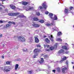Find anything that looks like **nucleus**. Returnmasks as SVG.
<instances>
[{
    "instance_id": "nucleus-1",
    "label": "nucleus",
    "mask_w": 74,
    "mask_h": 74,
    "mask_svg": "<svg viewBox=\"0 0 74 74\" xmlns=\"http://www.w3.org/2000/svg\"><path fill=\"white\" fill-rule=\"evenodd\" d=\"M11 69V68L9 66H5L3 70V71L4 72H9L10 71Z\"/></svg>"
},
{
    "instance_id": "nucleus-2",
    "label": "nucleus",
    "mask_w": 74,
    "mask_h": 74,
    "mask_svg": "<svg viewBox=\"0 0 74 74\" xmlns=\"http://www.w3.org/2000/svg\"><path fill=\"white\" fill-rule=\"evenodd\" d=\"M18 39V40L21 42H25L26 40L24 37L23 36H19Z\"/></svg>"
},
{
    "instance_id": "nucleus-3",
    "label": "nucleus",
    "mask_w": 74,
    "mask_h": 74,
    "mask_svg": "<svg viewBox=\"0 0 74 74\" xmlns=\"http://www.w3.org/2000/svg\"><path fill=\"white\" fill-rule=\"evenodd\" d=\"M19 14H20V13L18 12L10 13H8V15L9 16H16V15H18Z\"/></svg>"
},
{
    "instance_id": "nucleus-4",
    "label": "nucleus",
    "mask_w": 74,
    "mask_h": 74,
    "mask_svg": "<svg viewBox=\"0 0 74 74\" xmlns=\"http://www.w3.org/2000/svg\"><path fill=\"white\" fill-rule=\"evenodd\" d=\"M24 9H25V10H26V11H30V10H33V8L32 7H24Z\"/></svg>"
},
{
    "instance_id": "nucleus-5",
    "label": "nucleus",
    "mask_w": 74,
    "mask_h": 74,
    "mask_svg": "<svg viewBox=\"0 0 74 74\" xmlns=\"http://www.w3.org/2000/svg\"><path fill=\"white\" fill-rule=\"evenodd\" d=\"M55 22H53V21H52L51 22V24L47 23L46 24L47 26H55Z\"/></svg>"
},
{
    "instance_id": "nucleus-6",
    "label": "nucleus",
    "mask_w": 74,
    "mask_h": 74,
    "mask_svg": "<svg viewBox=\"0 0 74 74\" xmlns=\"http://www.w3.org/2000/svg\"><path fill=\"white\" fill-rule=\"evenodd\" d=\"M54 49V47H50V49H46V51H49V52L51 50V51H53V50Z\"/></svg>"
},
{
    "instance_id": "nucleus-7",
    "label": "nucleus",
    "mask_w": 74,
    "mask_h": 74,
    "mask_svg": "<svg viewBox=\"0 0 74 74\" xmlns=\"http://www.w3.org/2000/svg\"><path fill=\"white\" fill-rule=\"evenodd\" d=\"M42 6L45 9H47V5H46V3L45 2V3H43L42 4Z\"/></svg>"
},
{
    "instance_id": "nucleus-8",
    "label": "nucleus",
    "mask_w": 74,
    "mask_h": 74,
    "mask_svg": "<svg viewBox=\"0 0 74 74\" xmlns=\"http://www.w3.org/2000/svg\"><path fill=\"white\" fill-rule=\"evenodd\" d=\"M49 38L52 42L53 41V37L52 36V35L49 36Z\"/></svg>"
},
{
    "instance_id": "nucleus-9",
    "label": "nucleus",
    "mask_w": 74,
    "mask_h": 74,
    "mask_svg": "<svg viewBox=\"0 0 74 74\" xmlns=\"http://www.w3.org/2000/svg\"><path fill=\"white\" fill-rule=\"evenodd\" d=\"M19 3L22 4L23 5H26L27 4H28L29 3L27 2H26V1H24V2H20Z\"/></svg>"
},
{
    "instance_id": "nucleus-10",
    "label": "nucleus",
    "mask_w": 74,
    "mask_h": 74,
    "mask_svg": "<svg viewBox=\"0 0 74 74\" xmlns=\"http://www.w3.org/2000/svg\"><path fill=\"white\" fill-rule=\"evenodd\" d=\"M53 19V21L56 20H58V17L56 15H54V17L53 18H52Z\"/></svg>"
},
{
    "instance_id": "nucleus-11",
    "label": "nucleus",
    "mask_w": 74,
    "mask_h": 74,
    "mask_svg": "<svg viewBox=\"0 0 74 74\" xmlns=\"http://www.w3.org/2000/svg\"><path fill=\"white\" fill-rule=\"evenodd\" d=\"M64 51L63 49H61L58 51V53H64Z\"/></svg>"
},
{
    "instance_id": "nucleus-12",
    "label": "nucleus",
    "mask_w": 74,
    "mask_h": 74,
    "mask_svg": "<svg viewBox=\"0 0 74 74\" xmlns=\"http://www.w3.org/2000/svg\"><path fill=\"white\" fill-rule=\"evenodd\" d=\"M33 26L35 27H40V25L37 24H32Z\"/></svg>"
},
{
    "instance_id": "nucleus-13",
    "label": "nucleus",
    "mask_w": 74,
    "mask_h": 74,
    "mask_svg": "<svg viewBox=\"0 0 74 74\" xmlns=\"http://www.w3.org/2000/svg\"><path fill=\"white\" fill-rule=\"evenodd\" d=\"M11 26L10 24H7L4 26V28H7V27H9Z\"/></svg>"
},
{
    "instance_id": "nucleus-14",
    "label": "nucleus",
    "mask_w": 74,
    "mask_h": 74,
    "mask_svg": "<svg viewBox=\"0 0 74 74\" xmlns=\"http://www.w3.org/2000/svg\"><path fill=\"white\" fill-rule=\"evenodd\" d=\"M10 7L12 10H15V6L14 5H10Z\"/></svg>"
},
{
    "instance_id": "nucleus-15",
    "label": "nucleus",
    "mask_w": 74,
    "mask_h": 74,
    "mask_svg": "<svg viewBox=\"0 0 74 74\" xmlns=\"http://www.w3.org/2000/svg\"><path fill=\"white\" fill-rule=\"evenodd\" d=\"M35 41L36 43H38V42H39V40L37 38H35Z\"/></svg>"
},
{
    "instance_id": "nucleus-16",
    "label": "nucleus",
    "mask_w": 74,
    "mask_h": 74,
    "mask_svg": "<svg viewBox=\"0 0 74 74\" xmlns=\"http://www.w3.org/2000/svg\"><path fill=\"white\" fill-rule=\"evenodd\" d=\"M43 62H44V59L43 58H41V60L39 61V63L40 64H42L43 63Z\"/></svg>"
},
{
    "instance_id": "nucleus-17",
    "label": "nucleus",
    "mask_w": 74,
    "mask_h": 74,
    "mask_svg": "<svg viewBox=\"0 0 74 74\" xmlns=\"http://www.w3.org/2000/svg\"><path fill=\"white\" fill-rule=\"evenodd\" d=\"M44 57L46 60H47L49 58L48 56L46 55H44Z\"/></svg>"
},
{
    "instance_id": "nucleus-18",
    "label": "nucleus",
    "mask_w": 74,
    "mask_h": 74,
    "mask_svg": "<svg viewBox=\"0 0 74 74\" xmlns=\"http://www.w3.org/2000/svg\"><path fill=\"white\" fill-rule=\"evenodd\" d=\"M67 69V68H64L62 69V73H65V71H64L65 70H66Z\"/></svg>"
},
{
    "instance_id": "nucleus-19",
    "label": "nucleus",
    "mask_w": 74,
    "mask_h": 74,
    "mask_svg": "<svg viewBox=\"0 0 74 74\" xmlns=\"http://www.w3.org/2000/svg\"><path fill=\"white\" fill-rule=\"evenodd\" d=\"M18 66H19V65L18 64H16L15 66V70H17V69L18 68Z\"/></svg>"
},
{
    "instance_id": "nucleus-20",
    "label": "nucleus",
    "mask_w": 74,
    "mask_h": 74,
    "mask_svg": "<svg viewBox=\"0 0 74 74\" xmlns=\"http://www.w3.org/2000/svg\"><path fill=\"white\" fill-rule=\"evenodd\" d=\"M49 16H50V18L51 19L52 18V16H53V14L50 13L49 14Z\"/></svg>"
},
{
    "instance_id": "nucleus-21",
    "label": "nucleus",
    "mask_w": 74,
    "mask_h": 74,
    "mask_svg": "<svg viewBox=\"0 0 74 74\" xmlns=\"http://www.w3.org/2000/svg\"><path fill=\"white\" fill-rule=\"evenodd\" d=\"M45 41L46 42H47V43H49V42H50V41L48 38H46L45 39Z\"/></svg>"
},
{
    "instance_id": "nucleus-22",
    "label": "nucleus",
    "mask_w": 74,
    "mask_h": 74,
    "mask_svg": "<svg viewBox=\"0 0 74 74\" xmlns=\"http://www.w3.org/2000/svg\"><path fill=\"white\" fill-rule=\"evenodd\" d=\"M62 49H66V50H67V49H68L67 48L66 46H62Z\"/></svg>"
},
{
    "instance_id": "nucleus-23",
    "label": "nucleus",
    "mask_w": 74,
    "mask_h": 74,
    "mask_svg": "<svg viewBox=\"0 0 74 74\" xmlns=\"http://www.w3.org/2000/svg\"><path fill=\"white\" fill-rule=\"evenodd\" d=\"M23 52H27V49L26 48H24L23 49Z\"/></svg>"
},
{
    "instance_id": "nucleus-24",
    "label": "nucleus",
    "mask_w": 74,
    "mask_h": 74,
    "mask_svg": "<svg viewBox=\"0 0 74 74\" xmlns=\"http://www.w3.org/2000/svg\"><path fill=\"white\" fill-rule=\"evenodd\" d=\"M64 13H65V14H68V10L65 9Z\"/></svg>"
},
{
    "instance_id": "nucleus-25",
    "label": "nucleus",
    "mask_w": 74,
    "mask_h": 74,
    "mask_svg": "<svg viewBox=\"0 0 74 74\" xmlns=\"http://www.w3.org/2000/svg\"><path fill=\"white\" fill-rule=\"evenodd\" d=\"M38 51H39L38 49H35L34 51V52H35V53H36V52H38Z\"/></svg>"
},
{
    "instance_id": "nucleus-26",
    "label": "nucleus",
    "mask_w": 74,
    "mask_h": 74,
    "mask_svg": "<svg viewBox=\"0 0 74 74\" xmlns=\"http://www.w3.org/2000/svg\"><path fill=\"white\" fill-rule=\"evenodd\" d=\"M57 41H62V39H60V38H58L56 39Z\"/></svg>"
},
{
    "instance_id": "nucleus-27",
    "label": "nucleus",
    "mask_w": 74,
    "mask_h": 74,
    "mask_svg": "<svg viewBox=\"0 0 74 74\" xmlns=\"http://www.w3.org/2000/svg\"><path fill=\"white\" fill-rule=\"evenodd\" d=\"M8 23H11L12 24H14V25H15V23L14 22L9 21L8 22Z\"/></svg>"
},
{
    "instance_id": "nucleus-28",
    "label": "nucleus",
    "mask_w": 74,
    "mask_h": 74,
    "mask_svg": "<svg viewBox=\"0 0 74 74\" xmlns=\"http://www.w3.org/2000/svg\"><path fill=\"white\" fill-rule=\"evenodd\" d=\"M39 22H40V23H43L44 22V21L42 20H41L39 21Z\"/></svg>"
},
{
    "instance_id": "nucleus-29",
    "label": "nucleus",
    "mask_w": 74,
    "mask_h": 74,
    "mask_svg": "<svg viewBox=\"0 0 74 74\" xmlns=\"http://www.w3.org/2000/svg\"><path fill=\"white\" fill-rule=\"evenodd\" d=\"M18 17L19 18H23V17H25V16L23 15L21 16V15H19L18 16Z\"/></svg>"
},
{
    "instance_id": "nucleus-30",
    "label": "nucleus",
    "mask_w": 74,
    "mask_h": 74,
    "mask_svg": "<svg viewBox=\"0 0 74 74\" xmlns=\"http://www.w3.org/2000/svg\"><path fill=\"white\" fill-rule=\"evenodd\" d=\"M11 63V61H7L6 62V64H10Z\"/></svg>"
},
{
    "instance_id": "nucleus-31",
    "label": "nucleus",
    "mask_w": 74,
    "mask_h": 74,
    "mask_svg": "<svg viewBox=\"0 0 74 74\" xmlns=\"http://www.w3.org/2000/svg\"><path fill=\"white\" fill-rule=\"evenodd\" d=\"M29 74H32V73H33V71L31 70L28 71Z\"/></svg>"
},
{
    "instance_id": "nucleus-32",
    "label": "nucleus",
    "mask_w": 74,
    "mask_h": 74,
    "mask_svg": "<svg viewBox=\"0 0 74 74\" xmlns=\"http://www.w3.org/2000/svg\"><path fill=\"white\" fill-rule=\"evenodd\" d=\"M62 33L61 32H58V36H60V35H62Z\"/></svg>"
},
{
    "instance_id": "nucleus-33",
    "label": "nucleus",
    "mask_w": 74,
    "mask_h": 74,
    "mask_svg": "<svg viewBox=\"0 0 74 74\" xmlns=\"http://www.w3.org/2000/svg\"><path fill=\"white\" fill-rule=\"evenodd\" d=\"M33 19H34V21H37L38 20V18H34Z\"/></svg>"
},
{
    "instance_id": "nucleus-34",
    "label": "nucleus",
    "mask_w": 74,
    "mask_h": 74,
    "mask_svg": "<svg viewBox=\"0 0 74 74\" xmlns=\"http://www.w3.org/2000/svg\"><path fill=\"white\" fill-rule=\"evenodd\" d=\"M33 38H31L30 39V40L29 41V42L32 43V42H33Z\"/></svg>"
},
{
    "instance_id": "nucleus-35",
    "label": "nucleus",
    "mask_w": 74,
    "mask_h": 74,
    "mask_svg": "<svg viewBox=\"0 0 74 74\" xmlns=\"http://www.w3.org/2000/svg\"><path fill=\"white\" fill-rule=\"evenodd\" d=\"M43 9V7H42L41 6H39V7L38 9V10H42V9Z\"/></svg>"
},
{
    "instance_id": "nucleus-36",
    "label": "nucleus",
    "mask_w": 74,
    "mask_h": 74,
    "mask_svg": "<svg viewBox=\"0 0 74 74\" xmlns=\"http://www.w3.org/2000/svg\"><path fill=\"white\" fill-rule=\"evenodd\" d=\"M44 46L45 48L46 47H47V48H49V45H44Z\"/></svg>"
},
{
    "instance_id": "nucleus-37",
    "label": "nucleus",
    "mask_w": 74,
    "mask_h": 74,
    "mask_svg": "<svg viewBox=\"0 0 74 74\" xmlns=\"http://www.w3.org/2000/svg\"><path fill=\"white\" fill-rule=\"evenodd\" d=\"M66 58H67L65 56L62 59V60L64 61V60H65L66 59Z\"/></svg>"
},
{
    "instance_id": "nucleus-38",
    "label": "nucleus",
    "mask_w": 74,
    "mask_h": 74,
    "mask_svg": "<svg viewBox=\"0 0 74 74\" xmlns=\"http://www.w3.org/2000/svg\"><path fill=\"white\" fill-rule=\"evenodd\" d=\"M36 56H38V54L37 53L36 54L33 56V57L34 58H36Z\"/></svg>"
},
{
    "instance_id": "nucleus-39",
    "label": "nucleus",
    "mask_w": 74,
    "mask_h": 74,
    "mask_svg": "<svg viewBox=\"0 0 74 74\" xmlns=\"http://www.w3.org/2000/svg\"><path fill=\"white\" fill-rule=\"evenodd\" d=\"M58 47V43H56L54 46V47L56 48V47Z\"/></svg>"
},
{
    "instance_id": "nucleus-40",
    "label": "nucleus",
    "mask_w": 74,
    "mask_h": 74,
    "mask_svg": "<svg viewBox=\"0 0 74 74\" xmlns=\"http://www.w3.org/2000/svg\"><path fill=\"white\" fill-rule=\"evenodd\" d=\"M73 8L74 7H71L69 8V9L71 10H72V9H73Z\"/></svg>"
},
{
    "instance_id": "nucleus-41",
    "label": "nucleus",
    "mask_w": 74,
    "mask_h": 74,
    "mask_svg": "<svg viewBox=\"0 0 74 74\" xmlns=\"http://www.w3.org/2000/svg\"><path fill=\"white\" fill-rule=\"evenodd\" d=\"M65 53L66 54H69V53H70V52L69 51H66L65 52Z\"/></svg>"
},
{
    "instance_id": "nucleus-42",
    "label": "nucleus",
    "mask_w": 74,
    "mask_h": 74,
    "mask_svg": "<svg viewBox=\"0 0 74 74\" xmlns=\"http://www.w3.org/2000/svg\"><path fill=\"white\" fill-rule=\"evenodd\" d=\"M36 14L37 15H40V13L39 12H37L36 13Z\"/></svg>"
},
{
    "instance_id": "nucleus-43",
    "label": "nucleus",
    "mask_w": 74,
    "mask_h": 74,
    "mask_svg": "<svg viewBox=\"0 0 74 74\" xmlns=\"http://www.w3.org/2000/svg\"><path fill=\"white\" fill-rule=\"evenodd\" d=\"M48 13H49V12L48 11H46L45 12V14L47 15H48Z\"/></svg>"
},
{
    "instance_id": "nucleus-44",
    "label": "nucleus",
    "mask_w": 74,
    "mask_h": 74,
    "mask_svg": "<svg viewBox=\"0 0 74 74\" xmlns=\"http://www.w3.org/2000/svg\"><path fill=\"white\" fill-rule=\"evenodd\" d=\"M37 47H41V46L40 45H36Z\"/></svg>"
},
{
    "instance_id": "nucleus-45",
    "label": "nucleus",
    "mask_w": 74,
    "mask_h": 74,
    "mask_svg": "<svg viewBox=\"0 0 74 74\" xmlns=\"http://www.w3.org/2000/svg\"><path fill=\"white\" fill-rule=\"evenodd\" d=\"M17 60H18V61H21V58H18Z\"/></svg>"
},
{
    "instance_id": "nucleus-46",
    "label": "nucleus",
    "mask_w": 74,
    "mask_h": 74,
    "mask_svg": "<svg viewBox=\"0 0 74 74\" xmlns=\"http://www.w3.org/2000/svg\"><path fill=\"white\" fill-rule=\"evenodd\" d=\"M0 6H2V7H3L5 8V6H4V5H1V3H0Z\"/></svg>"
},
{
    "instance_id": "nucleus-47",
    "label": "nucleus",
    "mask_w": 74,
    "mask_h": 74,
    "mask_svg": "<svg viewBox=\"0 0 74 74\" xmlns=\"http://www.w3.org/2000/svg\"><path fill=\"white\" fill-rule=\"evenodd\" d=\"M63 62V60H61L60 62V63H62Z\"/></svg>"
},
{
    "instance_id": "nucleus-48",
    "label": "nucleus",
    "mask_w": 74,
    "mask_h": 74,
    "mask_svg": "<svg viewBox=\"0 0 74 74\" xmlns=\"http://www.w3.org/2000/svg\"><path fill=\"white\" fill-rule=\"evenodd\" d=\"M0 23H3V21L1 20L0 21Z\"/></svg>"
},
{
    "instance_id": "nucleus-49",
    "label": "nucleus",
    "mask_w": 74,
    "mask_h": 74,
    "mask_svg": "<svg viewBox=\"0 0 74 74\" xmlns=\"http://www.w3.org/2000/svg\"><path fill=\"white\" fill-rule=\"evenodd\" d=\"M66 64H68V61H67L66 62Z\"/></svg>"
},
{
    "instance_id": "nucleus-50",
    "label": "nucleus",
    "mask_w": 74,
    "mask_h": 74,
    "mask_svg": "<svg viewBox=\"0 0 74 74\" xmlns=\"http://www.w3.org/2000/svg\"><path fill=\"white\" fill-rule=\"evenodd\" d=\"M54 73H55V71H56L55 70H53L52 71Z\"/></svg>"
},
{
    "instance_id": "nucleus-51",
    "label": "nucleus",
    "mask_w": 74,
    "mask_h": 74,
    "mask_svg": "<svg viewBox=\"0 0 74 74\" xmlns=\"http://www.w3.org/2000/svg\"><path fill=\"white\" fill-rule=\"evenodd\" d=\"M6 0H0V1H6Z\"/></svg>"
},
{
    "instance_id": "nucleus-52",
    "label": "nucleus",
    "mask_w": 74,
    "mask_h": 74,
    "mask_svg": "<svg viewBox=\"0 0 74 74\" xmlns=\"http://www.w3.org/2000/svg\"><path fill=\"white\" fill-rule=\"evenodd\" d=\"M2 37V34H0V37Z\"/></svg>"
},
{
    "instance_id": "nucleus-53",
    "label": "nucleus",
    "mask_w": 74,
    "mask_h": 74,
    "mask_svg": "<svg viewBox=\"0 0 74 74\" xmlns=\"http://www.w3.org/2000/svg\"><path fill=\"white\" fill-rule=\"evenodd\" d=\"M2 9H3V8H1V7H0V10H2Z\"/></svg>"
},
{
    "instance_id": "nucleus-54",
    "label": "nucleus",
    "mask_w": 74,
    "mask_h": 74,
    "mask_svg": "<svg viewBox=\"0 0 74 74\" xmlns=\"http://www.w3.org/2000/svg\"><path fill=\"white\" fill-rule=\"evenodd\" d=\"M2 58H3V59H4V56H2L1 57Z\"/></svg>"
},
{
    "instance_id": "nucleus-55",
    "label": "nucleus",
    "mask_w": 74,
    "mask_h": 74,
    "mask_svg": "<svg viewBox=\"0 0 74 74\" xmlns=\"http://www.w3.org/2000/svg\"><path fill=\"white\" fill-rule=\"evenodd\" d=\"M44 37L45 38V37H47V36H44Z\"/></svg>"
},
{
    "instance_id": "nucleus-56",
    "label": "nucleus",
    "mask_w": 74,
    "mask_h": 74,
    "mask_svg": "<svg viewBox=\"0 0 74 74\" xmlns=\"http://www.w3.org/2000/svg\"><path fill=\"white\" fill-rule=\"evenodd\" d=\"M72 64H74V63L73 62H72Z\"/></svg>"
},
{
    "instance_id": "nucleus-57",
    "label": "nucleus",
    "mask_w": 74,
    "mask_h": 74,
    "mask_svg": "<svg viewBox=\"0 0 74 74\" xmlns=\"http://www.w3.org/2000/svg\"><path fill=\"white\" fill-rule=\"evenodd\" d=\"M72 14H74V13L73 12H72Z\"/></svg>"
},
{
    "instance_id": "nucleus-58",
    "label": "nucleus",
    "mask_w": 74,
    "mask_h": 74,
    "mask_svg": "<svg viewBox=\"0 0 74 74\" xmlns=\"http://www.w3.org/2000/svg\"><path fill=\"white\" fill-rule=\"evenodd\" d=\"M2 4H4V3H2Z\"/></svg>"
},
{
    "instance_id": "nucleus-59",
    "label": "nucleus",
    "mask_w": 74,
    "mask_h": 74,
    "mask_svg": "<svg viewBox=\"0 0 74 74\" xmlns=\"http://www.w3.org/2000/svg\"><path fill=\"white\" fill-rule=\"evenodd\" d=\"M73 27H74V26H73Z\"/></svg>"
},
{
    "instance_id": "nucleus-60",
    "label": "nucleus",
    "mask_w": 74,
    "mask_h": 74,
    "mask_svg": "<svg viewBox=\"0 0 74 74\" xmlns=\"http://www.w3.org/2000/svg\"><path fill=\"white\" fill-rule=\"evenodd\" d=\"M2 2H3V1H2Z\"/></svg>"
}]
</instances>
